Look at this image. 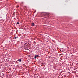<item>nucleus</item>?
<instances>
[{
	"mask_svg": "<svg viewBox=\"0 0 78 78\" xmlns=\"http://www.w3.org/2000/svg\"><path fill=\"white\" fill-rule=\"evenodd\" d=\"M22 3H23V2H22Z\"/></svg>",
	"mask_w": 78,
	"mask_h": 78,
	"instance_id": "6e6552de",
	"label": "nucleus"
},
{
	"mask_svg": "<svg viewBox=\"0 0 78 78\" xmlns=\"http://www.w3.org/2000/svg\"><path fill=\"white\" fill-rule=\"evenodd\" d=\"M32 26H34L35 25L34 24V23H32Z\"/></svg>",
	"mask_w": 78,
	"mask_h": 78,
	"instance_id": "20e7f679",
	"label": "nucleus"
},
{
	"mask_svg": "<svg viewBox=\"0 0 78 78\" xmlns=\"http://www.w3.org/2000/svg\"><path fill=\"white\" fill-rule=\"evenodd\" d=\"M13 15H14V13H13Z\"/></svg>",
	"mask_w": 78,
	"mask_h": 78,
	"instance_id": "1a4fd4ad",
	"label": "nucleus"
},
{
	"mask_svg": "<svg viewBox=\"0 0 78 78\" xmlns=\"http://www.w3.org/2000/svg\"><path fill=\"white\" fill-rule=\"evenodd\" d=\"M18 7H19V6H17L16 8H18Z\"/></svg>",
	"mask_w": 78,
	"mask_h": 78,
	"instance_id": "0eeeda50",
	"label": "nucleus"
},
{
	"mask_svg": "<svg viewBox=\"0 0 78 78\" xmlns=\"http://www.w3.org/2000/svg\"><path fill=\"white\" fill-rule=\"evenodd\" d=\"M39 56L37 55H35V57H34V58L35 59H36V58L37 57H38Z\"/></svg>",
	"mask_w": 78,
	"mask_h": 78,
	"instance_id": "f03ea898",
	"label": "nucleus"
},
{
	"mask_svg": "<svg viewBox=\"0 0 78 78\" xmlns=\"http://www.w3.org/2000/svg\"><path fill=\"white\" fill-rule=\"evenodd\" d=\"M16 23H17V24H19V23L17 22Z\"/></svg>",
	"mask_w": 78,
	"mask_h": 78,
	"instance_id": "423d86ee",
	"label": "nucleus"
},
{
	"mask_svg": "<svg viewBox=\"0 0 78 78\" xmlns=\"http://www.w3.org/2000/svg\"><path fill=\"white\" fill-rule=\"evenodd\" d=\"M21 61H22V60L20 59L18 60V61H19V62H21Z\"/></svg>",
	"mask_w": 78,
	"mask_h": 78,
	"instance_id": "39448f33",
	"label": "nucleus"
},
{
	"mask_svg": "<svg viewBox=\"0 0 78 78\" xmlns=\"http://www.w3.org/2000/svg\"><path fill=\"white\" fill-rule=\"evenodd\" d=\"M42 15L43 16V17H45V16L48 15V13H47L43 12L42 13Z\"/></svg>",
	"mask_w": 78,
	"mask_h": 78,
	"instance_id": "f257e3e1",
	"label": "nucleus"
},
{
	"mask_svg": "<svg viewBox=\"0 0 78 78\" xmlns=\"http://www.w3.org/2000/svg\"><path fill=\"white\" fill-rule=\"evenodd\" d=\"M18 37H15L14 38V39H17V38H18Z\"/></svg>",
	"mask_w": 78,
	"mask_h": 78,
	"instance_id": "7ed1b4c3",
	"label": "nucleus"
}]
</instances>
